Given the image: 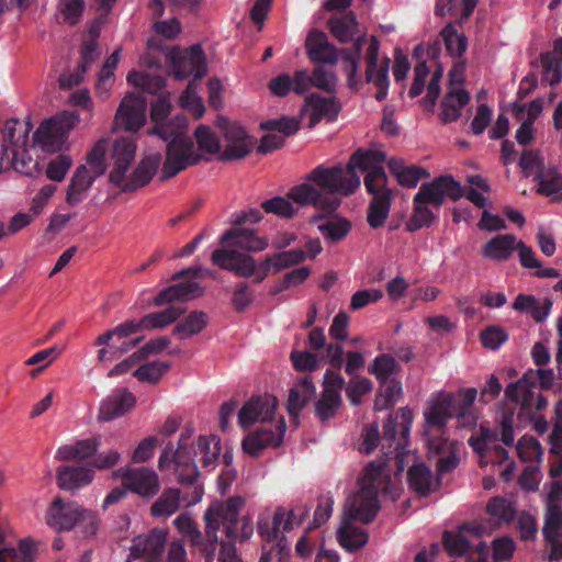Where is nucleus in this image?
<instances>
[{
    "instance_id": "f257e3e1",
    "label": "nucleus",
    "mask_w": 562,
    "mask_h": 562,
    "mask_svg": "<svg viewBox=\"0 0 562 562\" xmlns=\"http://www.w3.org/2000/svg\"><path fill=\"white\" fill-rule=\"evenodd\" d=\"M387 467L386 462H370L359 477V491L346 501L337 537L347 550H357L368 542V532L355 526L352 521L369 524L375 518L380 509L379 484L386 475Z\"/></svg>"
},
{
    "instance_id": "f03ea898",
    "label": "nucleus",
    "mask_w": 562,
    "mask_h": 562,
    "mask_svg": "<svg viewBox=\"0 0 562 562\" xmlns=\"http://www.w3.org/2000/svg\"><path fill=\"white\" fill-rule=\"evenodd\" d=\"M245 498L233 496L226 501H215L204 512V529L209 544L203 549L206 562H212L215 544L220 542L218 531L222 528L227 541L221 543L245 542L254 533L251 517L241 515Z\"/></svg>"
},
{
    "instance_id": "7ed1b4c3",
    "label": "nucleus",
    "mask_w": 562,
    "mask_h": 562,
    "mask_svg": "<svg viewBox=\"0 0 562 562\" xmlns=\"http://www.w3.org/2000/svg\"><path fill=\"white\" fill-rule=\"evenodd\" d=\"M477 396L474 387L460 390L457 394L441 392L428 402L424 412V436L429 449H438L445 443L447 424L452 418H458L463 424L474 420L472 406Z\"/></svg>"
},
{
    "instance_id": "20e7f679",
    "label": "nucleus",
    "mask_w": 562,
    "mask_h": 562,
    "mask_svg": "<svg viewBox=\"0 0 562 562\" xmlns=\"http://www.w3.org/2000/svg\"><path fill=\"white\" fill-rule=\"evenodd\" d=\"M220 244L221 247L211 255L212 263L238 277L249 278L256 272V261L238 249L250 252L263 251L269 246V239L258 236L254 229L232 228L221 236Z\"/></svg>"
},
{
    "instance_id": "39448f33",
    "label": "nucleus",
    "mask_w": 562,
    "mask_h": 562,
    "mask_svg": "<svg viewBox=\"0 0 562 562\" xmlns=\"http://www.w3.org/2000/svg\"><path fill=\"white\" fill-rule=\"evenodd\" d=\"M464 188L451 175H441L429 182H424L413 198V211L406 222V231L414 233L424 227H430L438 221V214L429 205L439 209L446 201L460 200Z\"/></svg>"
},
{
    "instance_id": "423d86ee",
    "label": "nucleus",
    "mask_w": 562,
    "mask_h": 562,
    "mask_svg": "<svg viewBox=\"0 0 562 562\" xmlns=\"http://www.w3.org/2000/svg\"><path fill=\"white\" fill-rule=\"evenodd\" d=\"M45 521L56 531H71L77 527L85 538L93 537L100 525L94 512L60 496H56L48 505Z\"/></svg>"
},
{
    "instance_id": "0eeeda50",
    "label": "nucleus",
    "mask_w": 562,
    "mask_h": 562,
    "mask_svg": "<svg viewBox=\"0 0 562 562\" xmlns=\"http://www.w3.org/2000/svg\"><path fill=\"white\" fill-rule=\"evenodd\" d=\"M108 143L106 138H99L94 142L86 155L85 162L76 168L66 190V202L70 206L82 202L88 196L95 179L105 173Z\"/></svg>"
},
{
    "instance_id": "6e6552de",
    "label": "nucleus",
    "mask_w": 562,
    "mask_h": 562,
    "mask_svg": "<svg viewBox=\"0 0 562 562\" xmlns=\"http://www.w3.org/2000/svg\"><path fill=\"white\" fill-rule=\"evenodd\" d=\"M554 373L552 369H529L516 382L509 383L505 389L507 400L520 404V414L535 418V414L547 405V398L536 392L537 386L550 389L553 384Z\"/></svg>"
},
{
    "instance_id": "1a4fd4ad",
    "label": "nucleus",
    "mask_w": 562,
    "mask_h": 562,
    "mask_svg": "<svg viewBox=\"0 0 562 562\" xmlns=\"http://www.w3.org/2000/svg\"><path fill=\"white\" fill-rule=\"evenodd\" d=\"M360 177L351 175L341 166H318V211L333 213L341 201L337 194L350 195L360 187Z\"/></svg>"
},
{
    "instance_id": "9d476101",
    "label": "nucleus",
    "mask_w": 562,
    "mask_h": 562,
    "mask_svg": "<svg viewBox=\"0 0 562 562\" xmlns=\"http://www.w3.org/2000/svg\"><path fill=\"white\" fill-rule=\"evenodd\" d=\"M178 130L170 136L167 145L166 159L161 168V179L167 180L187 167L198 164L202 155L194 148L193 143L182 136L187 130V120L178 116Z\"/></svg>"
},
{
    "instance_id": "9b49d317",
    "label": "nucleus",
    "mask_w": 562,
    "mask_h": 562,
    "mask_svg": "<svg viewBox=\"0 0 562 562\" xmlns=\"http://www.w3.org/2000/svg\"><path fill=\"white\" fill-rule=\"evenodd\" d=\"M79 122V115L65 111L41 123L34 133V144L45 151H58L61 149L68 133Z\"/></svg>"
},
{
    "instance_id": "f8f14e48",
    "label": "nucleus",
    "mask_w": 562,
    "mask_h": 562,
    "mask_svg": "<svg viewBox=\"0 0 562 562\" xmlns=\"http://www.w3.org/2000/svg\"><path fill=\"white\" fill-rule=\"evenodd\" d=\"M412 425V413L409 409L401 408L400 414L395 417L390 416L383 426V441L387 443V448L394 451L385 452L387 460H394L396 470L395 474L404 471V449L406 439Z\"/></svg>"
},
{
    "instance_id": "ddd939ff",
    "label": "nucleus",
    "mask_w": 562,
    "mask_h": 562,
    "mask_svg": "<svg viewBox=\"0 0 562 562\" xmlns=\"http://www.w3.org/2000/svg\"><path fill=\"white\" fill-rule=\"evenodd\" d=\"M109 140V150L106 155V164L110 167L109 181L120 188L124 184L128 171L134 164L137 145L130 137H119Z\"/></svg>"
},
{
    "instance_id": "4468645a",
    "label": "nucleus",
    "mask_w": 562,
    "mask_h": 562,
    "mask_svg": "<svg viewBox=\"0 0 562 562\" xmlns=\"http://www.w3.org/2000/svg\"><path fill=\"white\" fill-rule=\"evenodd\" d=\"M113 479H122L130 492L143 498H151L160 491V480L156 471L148 467H122L111 473Z\"/></svg>"
},
{
    "instance_id": "2eb2a0df",
    "label": "nucleus",
    "mask_w": 562,
    "mask_h": 562,
    "mask_svg": "<svg viewBox=\"0 0 562 562\" xmlns=\"http://www.w3.org/2000/svg\"><path fill=\"white\" fill-rule=\"evenodd\" d=\"M168 59L173 76L178 80H183L191 75L202 78L207 72L205 55L198 44L186 50L172 48L168 53Z\"/></svg>"
},
{
    "instance_id": "dca6fc26",
    "label": "nucleus",
    "mask_w": 562,
    "mask_h": 562,
    "mask_svg": "<svg viewBox=\"0 0 562 562\" xmlns=\"http://www.w3.org/2000/svg\"><path fill=\"white\" fill-rule=\"evenodd\" d=\"M216 125L225 142V149L220 156L221 160L240 159L250 153L254 143L240 124L220 117Z\"/></svg>"
},
{
    "instance_id": "f3484780",
    "label": "nucleus",
    "mask_w": 562,
    "mask_h": 562,
    "mask_svg": "<svg viewBox=\"0 0 562 562\" xmlns=\"http://www.w3.org/2000/svg\"><path fill=\"white\" fill-rule=\"evenodd\" d=\"M168 533L167 529L153 528L148 532L136 536L132 540L130 557L145 562H162Z\"/></svg>"
},
{
    "instance_id": "a211bd4d",
    "label": "nucleus",
    "mask_w": 562,
    "mask_h": 562,
    "mask_svg": "<svg viewBox=\"0 0 562 562\" xmlns=\"http://www.w3.org/2000/svg\"><path fill=\"white\" fill-rule=\"evenodd\" d=\"M146 100L133 92L122 99L114 116L113 125L126 132H137L146 122Z\"/></svg>"
},
{
    "instance_id": "6ab92c4d",
    "label": "nucleus",
    "mask_w": 562,
    "mask_h": 562,
    "mask_svg": "<svg viewBox=\"0 0 562 562\" xmlns=\"http://www.w3.org/2000/svg\"><path fill=\"white\" fill-rule=\"evenodd\" d=\"M345 386L344 378L335 371L327 370L324 374L323 392L318 397V419L327 420L335 416L341 405L340 392Z\"/></svg>"
},
{
    "instance_id": "aec40b11",
    "label": "nucleus",
    "mask_w": 562,
    "mask_h": 562,
    "mask_svg": "<svg viewBox=\"0 0 562 562\" xmlns=\"http://www.w3.org/2000/svg\"><path fill=\"white\" fill-rule=\"evenodd\" d=\"M285 429V420L281 417L276 429L261 428L246 436L241 441L243 451L257 458L265 449L279 447L283 441Z\"/></svg>"
},
{
    "instance_id": "412c9836",
    "label": "nucleus",
    "mask_w": 562,
    "mask_h": 562,
    "mask_svg": "<svg viewBox=\"0 0 562 562\" xmlns=\"http://www.w3.org/2000/svg\"><path fill=\"white\" fill-rule=\"evenodd\" d=\"M278 406V400L273 395L265 394L246 402L238 413V423L247 428L256 423H265L272 418Z\"/></svg>"
},
{
    "instance_id": "4be33fe9",
    "label": "nucleus",
    "mask_w": 562,
    "mask_h": 562,
    "mask_svg": "<svg viewBox=\"0 0 562 562\" xmlns=\"http://www.w3.org/2000/svg\"><path fill=\"white\" fill-rule=\"evenodd\" d=\"M172 105L170 102L169 93L159 95L151 104L150 119L155 126L148 131V134L157 135L161 139L167 140L178 130V122L176 117L173 121L166 122Z\"/></svg>"
},
{
    "instance_id": "5701e85b",
    "label": "nucleus",
    "mask_w": 562,
    "mask_h": 562,
    "mask_svg": "<svg viewBox=\"0 0 562 562\" xmlns=\"http://www.w3.org/2000/svg\"><path fill=\"white\" fill-rule=\"evenodd\" d=\"M461 531H468L480 537L486 531V527L479 522H464L461 525L460 531L446 530L442 535V544L452 557L463 555L471 548L470 541Z\"/></svg>"
},
{
    "instance_id": "b1692460",
    "label": "nucleus",
    "mask_w": 562,
    "mask_h": 562,
    "mask_svg": "<svg viewBox=\"0 0 562 562\" xmlns=\"http://www.w3.org/2000/svg\"><path fill=\"white\" fill-rule=\"evenodd\" d=\"M136 403L135 396L127 390H117L99 408L98 420L110 422L128 413Z\"/></svg>"
},
{
    "instance_id": "393cba45",
    "label": "nucleus",
    "mask_w": 562,
    "mask_h": 562,
    "mask_svg": "<svg viewBox=\"0 0 562 562\" xmlns=\"http://www.w3.org/2000/svg\"><path fill=\"white\" fill-rule=\"evenodd\" d=\"M161 162L159 154H150L145 156L133 170L128 173L122 184V191H135L149 183Z\"/></svg>"
},
{
    "instance_id": "a878e982",
    "label": "nucleus",
    "mask_w": 562,
    "mask_h": 562,
    "mask_svg": "<svg viewBox=\"0 0 562 562\" xmlns=\"http://www.w3.org/2000/svg\"><path fill=\"white\" fill-rule=\"evenodd\" d=\"M94 471L87 467L64 465L57 469L56 480L59 488L76 491L92 483Z\"/></svg>"
},
{
    "instance_id": "bb28decb",
    "label": "nucleus",
    "mask_w": 562,
    "mask_h": 562,
    "mask_svg": "<svg viewBox=\"0 0 562 562\" xmlns=\"http://www.w3.org/2000/svg\"><path fill=\"white\" fill-rule=\"evenodd\" d=\"M203 289L192 281L179 282L161 290L154 297V305L161 306L172 302H186L201 296Z\"/></svg>"
},
{
    "instance_id": "cd10ccee",
    "label": "nucleus",
    "mask_w": 562,
    "mask_h": 562,
    "mask_svg": "<svg viewBox=\"0 0 562 562\" xmlns=\"http://www.w3.org/2000/svg\"><path fill=\"white\" fill-rule=\"evenodd\" d=\"M390 172L396 178V181L402 187L415 188L419 180L428 178L430 175L426 168L419 166H407L403 159L391 158L387 161Z\"/></svg>"
},
{
    "instance_id": "c85d7f7f",
    "label": "nucleus",
    "mask_w": 562,
    "mask_h": 562,
    "mask_svg": "<svg viewBox=\"0 0 562 562\" xmlns=\"http://www.w3.org/2000/svg\"><path fill=\"white\" fill-rule=\"evenodd\" d=\"M407 483L412 491L423 497L439 486V481L434 480L431 470L425 463H417L408 469Z\"/></svg>"
},
{
    "instance_id": "c756f323",
    "label": "nucleus",
    "mask_w": 562,
    "mask_h": 562,
    "mask_svg": "<svg viewBox=\"0 0 562 562\" xmlns=\"http://www.w3.org/2000/svg\"><path fill=\"white\" fill-rule=\"evenodd\" d=\"M306 257L307 252L302 249H291L267 256L261 263L263 274L260 279H263L270 271L278 273L281 270L296 266L303 262Z\"/></svg>"
},
{
    "instance_id": "7c9ffc66",
    "label": "nucleus",
    "mask_w": 562,
    "mask_h": 562,
    "mask_svg": "<svg viewBox=\"0 0 562 562\" xmlns=\"http://www.w3.org/2000/svg\"><path fill=\"white\" fill-rule=\"evenodd\" d=\"M351 48L340 49V59L344 71L347 75L349 87H356L358 80V67L361 57L363 45L367 41L366 35H358L353 37Z\"/></svg>"
},
{
    "instance_id": "2f4dec72",
    "label": "nucleus",
    "mask_w": 562,
    "mask_h": 562,
    "mask_svg": "<svg viewBox=\"0 0 562 562\" xmlns=\"http://www.w3.org/2000/svg\"><path fill=\"white\" fill-rule=\"evenodd\" d=\"M386 155L382 150L358 148L347 164V171L357 175L356 170L370 173L374 168L383 167Z\"/></svg>"
},
{
    "instance_id": "473e14b6",
    "label": "nucleus",
    "mask_w": 562,
    "mask_h": 562,
    "mask_svg": "<svg viewBox=\"0 0 562 562\" xmlns=\"http://www.w3.org/2000/svg\"><path fill=\"white\" fill-rule=\"evenodd\" d=\"M516 244V236L512 234L496 235L484 245L482 255L494 261H506L512 257Z\"/></svg>"
},
{
    "instance_id": "72a5a7b5",
    "label": "nucleus",
    "mask_w": 562,
    "mask_h": 562,
    "mask_svg": "<svg viewBox=\"0 0 562 562\" xmlns=\"http://www.w3.org/2000/svg\"><path fill=\"white\" fill-rule=\"evenodd\" d=\"M30 126L19 120H9L3 128V147L12 149V153L22 155L27 145Z\"/></svg>"
},
{
    "instance_id": "f704fd0d",
    "label": "nucleus",
    "mask_w": 562,
    "mask_h": 562,
    "mask_svg": "<svg viewBox=\"0 0 562 562\" xmlns=\"http://www.w3.org/2000/svg\"><path fill=\"white\" fill-rule=\"evenodd\" d=\"M470 101V93L467 90H450L441 102L440 117L442 123L456 122L461 116V110Z\"/></svg>"
},
{
    "instance_id": "c9c22d12",
    "label": "nucleus",
    "mask_w": 562,
    "mask_h": 562,
    "mask_svg": "<svg viewBox=\"0 0 562 562\" xmlns=\"http://www.w3.org/2000/svg\"><path fill=\"white\" fill-rule=\"evenodd\" d=\"M328 26L340 43L350 42L359 33V24L353 12L330 18Z\"/></svg>"
},
{
    "instance_id": "e433bc0d",
    "label": "nucleus",
    "mask_w": 562,
    "mask_h": 562,
    "mask_svg": "<svg viewBox=\"0 0 562 562\" xmlns=\"http://www.w3.org/2000/svg\"><path fill=\"white\" fill-rule=\"evenodd\" d=\"M314 393V381L305 375L291 387L288 398V411L291 415L299 413Z\"/></svg>"
},
{
    "instance_id": "4c0bfd02",
    "label": "nucleus",
    "mask_w": 562,
    "mask_h": 562,
    "mask_svg": "<svg viewBox=\"0 0 562 562\" xmlns=\"http://www.w3.org/2000/svg\"><path fill=\"white\" fill-rule=\"evenodd\" d=\"M322 211H318V232L322 233L324 238L330 243H338L344 239L351 229V223L339 216L327 218L321 223L323 215H326Z\"/></svg>"
},
{
    "instance_id": "58836bf2",
    "label": "nucleus",
    "mask_w": 562,
    "mask_h": 562,
    "mask_svg": "<svg viewBox=\"0 0 562 562\" xmlns=\"http://www.w3.org/2000/svg\"><path fill=\"white\" fill-rule=\"evenodd\" d=\"M209 324V316L202 311H193L173 328V334L181 340L200 334Z\"/></svg>"
},
{
    "instance_id": "ea45409f",
    "label": "nucleus",
    "mask_w": 562,
    "mask_h": 562,
    "mask_svg": "<svg viewBox=\"0 0 562 562\" xmlns=\"http://www.w3.org/2000/svg\"><path fill=\"white\" fill-rule=\"evenodd\" d=\"M288 198L299 206L316 204V169L310 172L307 181L292 187Z\"/></svg>"
},
{
    "instance_id": "a19ab883",
    "label": "nucleus",
    "mask_w": 562,
    "mask_h": 562,
    "mask_svg": "<svg viewBox=\"0 0 562 562\" xmlns=\"http://www.w3.org/2000/svg\"><path fill=\"white\" fill-rule=\"evenodd\" d=\"M184 312L186 310L183 307L169 306L161 312L149 313L143 316L139 319L140 326L143 329L147 330L164 328L176 322Z\"/></svg>"
},
{
    "instance_id": "79ce46f5",
    "label": "nucleus",
    "mask_w": 562,
    "mask_h": 562,
    "mask_svg": "<svg viewBox=\"0 0 562 562\" xmlns=\"http://www.w3.org/2000/svg\"><path fill=\"white\" fill-rule=\"evenodd\" d=\"M446 447L440 445L438 449H429L428 454L430 457H439L437 462V471L439 474L448 473L454 470L459 464V457L457 456V446L454 441L445 439Z\"/></svg>"
},
{
    "instance_id": "37998d69",
    "label": "nucleus",
    "mask_w": 562,
    "mask_h": 562,
    "mask_svg": "<svg viewBox=\"0 0 562 562\" xmlns=\"http://www.w3.org/2000/svg\"><path fill=\"white\" fill-rule=\"evenodd\" d=\"M180 506V491L166 488L150 506L153 517H168L175 514Z\"/></svg>"
},
{
    "instance_id": "c03bdc74",
    "label": "nucleus",
    "mask_w": 562,
    "mask_h": 562,
    "mask_svg": "<svg viewBox=\"0 0 562 562\" xmlns=\"http://www.w3.org/2000/svg\"><path fill=\"white\" fill-rule=\"evenodd\" d=\"M392 199L387 194L371 199L367 212V222L371 228L376 229L385 224L390 214Z\"/></svg>"
},
{
    "instance_id": "a18cd8bd",
    "label": "nucleus",
    "mask_w": 562,
    "mask_h": 562,
    "mask_svg": "<svg viewBox=\"0 0 562 562\" xmlns=\"http://www.w3.org/2000/svg\"><path fill=\"white\" fill-rule=\"evenodd\" d=\"M381 389L374 400V409L383 411L392 407L402 396V383L396 379L380 383Z\"/></svg>"
},
{
    "instance_id": "49530a36",
    "label": "nucleus",
    "mask_w": 562,
    "mask_h": 562,
    "mask_svg": "<svg viewBox=\"0 0 562 562\" xmlns=\"http://www.w3.org/2000/svg\"><path fill=\"white\" fill-rule=\"evenodd\" d=\"M486 513L493 519L495 525L509 524L514 520L516 510L512 502L504 497H492L486 506Z\"/></svg>"
},
{
    "instance_id": "de8ad7c7",
    "label": "nucleus",
    "mask_w": 562,
    "mask_h": 562,
    "mask_svg": "<svg viewBox=\"0 0 562 562\" xmlns=\"http://www.w3.org/2000/svg\"><path fill=\"white\" fill-rule=\"evenodd\" d=\"M389 65L390 59L385 58L381 65H378L376 68H367L366 69V80L367 82H372L378 91L375 93V99L378 101H383L389 91Z\"/></svg>"
},
{
    "instance_id": "09e8293b",
    "label": "nucleus",
    "mask_w": 562,
    "mask_h": 562,
    "mask_svg": "<svg viewBox=\"0 0 562 562\" xmlns=\"http://www.w3.org/2000/svg\"><path fill=\"white\" fill-rule=\"evenodd\" d=\"M533 180L539 184L537 192L541 195L551 196L562 191V175L555 167L546 168Z\"/></svg>"
},
{
    "instance_id": "8fccbe9b",
    "label": "nucleus",
    "mask_w": 562,
    "mask_h": 562,
    "mask_svg": "<svg viewBox=\"0 0 562 562\" xmlns=\"http://www.w3.org/2000/svg\"><path fill=\"white\" fill-rule=\"evenodd\" d=\"M440 34L448 54L453 58L462 57L468 47L467 37L463 34H459L457 27L452 23H448Z\"/></svg>"
},
{
    "instance_id": "3c124183",
    "label": "nucleus",
    "mask_w": 562,
    "mask_h": 562,
    "mask_svg": "<svg viewBox=\"0 0 562 562\" xmlns=\"http://www.w3.org/2000/svg\"><path fill=\"white\" fill-rule=\"evenodd\" d=\"M127 82L144 92L156 93L161 90L166 82L159 75H149L145 71H131L127 75Z\"/></svg>"
},
{
    "instance_id": "603ef678",
    "label": "nucleus",
    "mask_w": 562,
    "mask_h": 562,
    "mask_svg": "<svg viewBox=\"0 0 562 562\" xmlns=\"http://www.w3.org/2000/svg\"><path fill=\"white\" fill-rule=\"evenodd\" d=\"M262 210L268 214H273L280 218L290 220L293 218L299 209L295 207L292 201L285 196L277 195L271 199L265 200L261 203Z\"/></svg>"
},
{
    "instance_id": "864d4df0",
    "label": "nucleus",
    "mask_w": 562,
    "mask_h": 562,
    "mask_svg": "<svg viewBox=\"0 0 562 562\" xmlns=\"http://www.w3.org/2000/svg\"><path fill=\"white\" fill-rule=\"evenodd\" d=\"M363 182L372 198L384 196L385 194L393 198V192L387 187V176L383 167L374 168L370 173H367Z\"/></svg>"
},
{
    "instance_id": "5fc2aeb1",
    "label": "nucleus",
    "mask_w": 562,
    "mask_h": 562,
    "mask_svg": "<svg viewBox=\"0 0 562 562\" xmlns=\"http://www.w3.org/2000/svg\"><path fill=\"white\" fill-rule=\"evenodd\" d=\"M400 371V366L390 353H382L373 360L370 372L375 375L380 383L394 379L393 375Z\"/></svg>"
},
{
    "instance_id": "6e6d98bb",
    "label": "nucleus",
    "mask_w": 562,
    "mask_h": 562,
    "mask_svg": "<svg viewBox=\"0 0 562 562\" xmlns=\"http://www.w3.org/2000/svg\"><path fill=\"white\" fill-rule=\"evenodd\" d=\"M292 517L293 513L288 512L283 507H279L276 509L272 517V528L271 530L265 531L262 526L259 525V532L261 536L266 538L267 541L276 540L280 533V531L291 530L292 526Z\"/></svg>"
},
{
    "instance_id": "4d7b16f0",
    "label": "nucleus",
    "mask_w": 562,
    "mask_h": 562,
    "mask_svg": "<svg viewBox=\"0 0 562 562\" xmlns=\"http://www.w3.org/2000/svg\"><path fill=\"white\" fill-rule=\"evenodd\" d=\"M19 551L21 553V559L19 558L18 552L13 548H4L0 550V562H30L34 559L36 552V543L31 538L22 539L19 543Z\"/></svg>"
},
{
    "instance_id": "13d9d810",
    "label": "nucleus",
    "mask_w": 562,
    "mask_h": 562,
    "mask_svg": "<svg viewBox=\"0 0 562 562\" xmlns=\"http://www.w3.org/2000/svg\"><path fill=\"white\" fill-rule=\"evenodd\" d=\"M170 363L166 361H153L140 366L134 371V376L140 382L157 383L169 370Z\"/></svg>"
},
{
    "instance_id": "bf43d9fd",
    "label": "nucleus",
    "mask_w": 562,
    "mask_h": 562,
    "mask_svg": "<svg viewBox=\"0 0 562 562\" xmlns=\"http://www.w3.org/2000/svg\"><path fill=\"white\" fill-rule=\"evenodd\" d=\"M139 330H143V327L140 326V321H128L98 336L94 344L95 346H105L109 345V342L114 337H116L117 339H122L133 334H136Z\"/></svg>"
},
{
    "instance_id": "052dcab7",
    "label": "nucleus",
    "mask_w": 562,
    "mask_h": 562,
    "mask_svg": "<svg viewBox=\"0 0 562 562\" xmlns=\"http://www.w3.org/2000/svg\"><path fill=\"white\" fill-rule=\"evenodd\" d=\"M173 525L183 537H187L189 539L192 546H200L202 543V532L198 524L189 514H180L173 520Z\"/></svg>"
},
{
    "instance_id": "680f3d73",
    "label": "nucleus",
    "mask_w": 562,
    "mask_h": 562,
    "mask_svg": "<svg viewBox=\"0 0 562 562\" xmlns=\"http://www.w3.org/2000/svg\"><path fill=\"white\" fill-rule=\"evenodd\" d=\"M200 154L215 155L221 153V144L216 135L206 125H199L194 132Z\"/></svg>"
},
{
    "instance_id": "e2e57ef3",
    "label": "nucleus",
    "mask_w": 562,
    "mask_h": 562,
    "mask_svg": "<svg viewBox=\"0 0 562 562\" xmlns=\"http://www.w3.org/2000/svg\"><path fill=\"white\" fill-rule=\"evenodd\" d=\"M562 509L560 504H547L546 521L542 528L544 539L561 536Z\"/></svg>"
},
{
    "instance_id": "0e129e2a",
    "label": "nucleus",
    "mask_w": 562,
    "mask_h": 562,
    "mask_svg": "<svg viewBox=\"0 0 562 562\" xmlns=\"http://www.w3.org/2000/svg\"><path fill=\"white\" fill-rule=\"evenodd\" d=\"M196 88L198 86L195 82H190L181 94L179 103L181 108L190 111L195 119H200L205 112V106L202 99L196 93Z\"/></svg>"
},
{
    "instance_id": "69168bd1",
    "label": "nucleus",
    "mask_w": 562,
    "mask_h": 562,
    "mask_svg": "<svg viewBox=\"0 0 562 562\" xmlns=\"http://www.w3.org/2000/svg\"><path fill=\"white\" fill-rule=\"evenodd\" d=\"M342 104L337 99L335 93L328 95H321L318 93V122L325 120L326 122H335L341 112Z\"/></svg>"
},
{
    "instance_id": "338daca9",
    "label": "nucleus",
    "mask_w": 562,
    "mask_h": 562,
    "mask_svg": "<svg viewBox=\"0 0 562 562\" xmlns=\"http://www.w3.org/2000/svg\"><path fill=\"white\" fill-rule=\"evenodd\" d=\"M518 164L522 176L526 178H529L532 175L536 177V175L542 172L546 169L543 158L539 155L538 151L531 149H526L522 151Z\"/></svg>"
},
{
    "instance_id": "774afa93",
    "label": "nucleus",
    "mask_w": 562,
    "mask_h": 562,
    "mask_svg": "<svg viewBox=\"0 0 562 562\" xmlns=\"http://www.w3.org/2000/svg\"><path fill=\"white\" fill-rule=\"evenodd\" d=\"M158 438L156 436H147L143 438L132 452L131 461L133 463H144L150 460L158 446Z\"/></svg>"
}]
</instances>
